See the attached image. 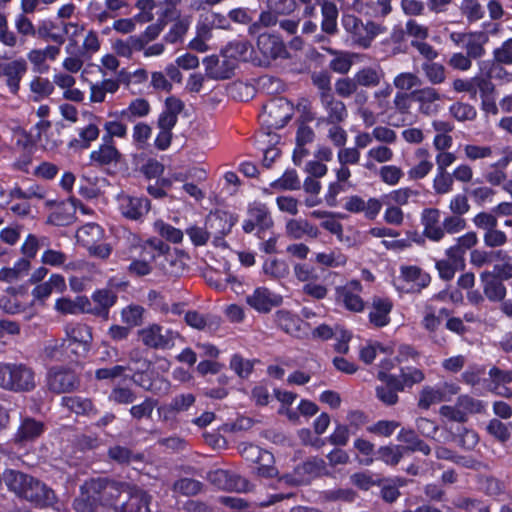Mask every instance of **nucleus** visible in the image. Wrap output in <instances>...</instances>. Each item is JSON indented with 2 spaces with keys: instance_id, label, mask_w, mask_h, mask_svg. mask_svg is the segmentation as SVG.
I'll use <instances>...</instances> for the list:
<instances>
[{
  "instance_id": "nucleus-33",
  "label": "nucleus",
  "mask_w": 512,
  "mask_h": 512,
  "mask_svg": "<svg viewBox=\"0 0 512 512\" xmlns=\"http://www.w3.org/2000/svg\"><path fill=\"white\" fill-rule=\"evenodd\" d=\"M392 309V302L387 298L375 297L372 302V308L369 312L370 322L377 326L383 327L389 323V314Z\"/></svg>"
},
{
  "instance_id": "nucleus-50",
  "label": "nucleus",
  "mask_w": 512,
  "mask_h": 512,
  "mask_svg": "<svg viewBox=\"0 0 512 512\" xmlns=\"http://www.w3.org/2000/svg\"><path fill=\"white\" fill-rule=\"evenodd\" d=\"M100 130L95 124H89L79 131V138L69 142V147L74 149H87L91 142L99 137Z\"/></svg>"
},
{
  "instance_id": "nucleus-23",
  "label": "nucleus",
  "mask_w": 512,
  "mask_h": 512,
  "mask_svg": "<svg viewBox=\"0 0 512 512\" xmlns=\"http://www.w3.org/2000/svg\"><path fill=\"white\" fill-rule=\"evenodd\" d=\"M26 72L27 62L23 58L3 63L2 76L6 77V84L12 94L18 93L20 81Z\"/></svg>"
},
{
  "instance_id": "nucleus-11",
  "label": "nucleus",
  "mask_w": 512,
  "mask_h": 512,
  "mask_svg": "<svg viewBox=\"0 0 512 512\" xmlns=\"http://www.w3.org/2000/svg\"><path fill=\"white\" fill-rule=\"evenodd\" d=\"M257 47L263 56L261 65L269 66L272 61L289 58V52L278 36L261 34L257 40Z\"/></svg>"
},
{
  "instance_id": "nucleus-21",
  "label": "nucleus",
  "mask_w": 512,
  "mask_h": 512,
  "mask_svg": "<svg viewBox=\"0 0 512 512\" xmlns=\"http://www.w3.org/2000/svg\"><path fill=\"white\" fill-rule=\"evenodd\" d=\"M276 323L280 329L294 337L301 338L308 334L309 324L289 311H278Z\"/></svg>"
},
{
  "instance_id": "nucleus-22",
  "label": "nucleus",
  "mask_w": 512,
  "mask_h": 512,
  "mask_svg": "<svg viewBox=\"0 0 512 512\" xmlns=\"http://www.w3.org/2000/svg\"><path fill=\"white\" fill-rule=\"evenodd\" d=\"M122 154L116 148L114 142L102 140L97 149L90 153V162L95 166H111L120 162Z\"/></svg>"
},
{
  "instance_id": "nucleus-30",
  "label": "nucleus",
  "mask_w": 512,
  "mask_h": 512,
  "mask_svg": "<svg viewBox=\"0 0 512 512\" xmlns=\"http://www.w3.org/2000/svg\"><path fill=\"white\" fill-rule=\"evenodd\" d=\"M55 310L61 314L71 315L89 313L91 311V302L86 296H77L75 299L62 297L56 300Z\"/></svg>"
},
{
  "instance_id": "nucleus-25",
  "label": "nucleus",
  "mask_w": 512,
  "mask_h": 512,
  "mask_svg": "<svg viewBox=\"0 0 512 512\" xmlns=\"http://www.w3.org/2000/svg\"><path fill=\"white\" fill-rule=\"evenodd\" d=\"M280 137L276 133L259 132L257 135V144L263 152V165L269 168L280 155V149L276 147Z\"/></svg>"
},
{
  "instance_id": "nucleus-7",
  "label": "nucleus",
  "mask_w": 512,
  "mask_h": 512,
  "mask_svg": "<svg viewBox=\"0 0 512 512\" xmlns=\"http://www.w3.org/2000/svg\"><path fill=\"white\" fill-rule=\"evenodd\" d=\"M449 39L457 47L463 48L474 60L481 59L486 55L487 33L482 31L451 32Z\"/></svg>"
},
{
  "instance_id": "nucleus-57",
  "label": "nucleus",
  "mask_w": 512,
  "mask_h": 512,
  "mask_svg": "<svg viewBox=\"0 0 512 512\" xmlns=\"http://www.w3.org/2000/svg\"><path fill=\"white\" fill-rule=\"evenodd\" d=\"M449 112L459 122L473 121L477 116L475 107L464 102L453 103Z\"/></svg>"
},
{
  "instance_id": "nucleus-59",
  "label": "nucleus",
  "mask_w": 512,
  "mask_h": 512,
  "mask_svg": "<svg viewBox=\"0 0 512 512\" xmlns=\"http://www.w3.org/2000/svg\"><path fill=\"white\" fill-rule=\"evenodd\" d=\"M424 379V372L414 367L402 368L400 371V377H398V381L402 386V391L406 387H412L415 384L421 383Z\"/></svg>"
},
{
  "instance_id": "nucleus-60",
  "label": "nucleus",
  "mask_w": 512,
  "mask_h": 512,
  "mask_svg": "<svg viewBox=\"0 0 512 512\" xmlns=\"http://www.w3.org/2000/svg\"><path fill=\"white\" fill-rule=\"evenodd\" d=\"M293 274L296 280L303 283V285L313 280H319L317 268L307 263H295L293 265Z\"/></svg>"
},
{
  "instance_id": "nucleus-20",
  "label": "nucleus",
  "mask_w": 512,
  "mask_h": 512,
  "mask_svg": "<svg viewBox=\"0 0 512 512\" xmlns=\"http://www.w3.org/2000/svg\"><path fill=\"white\" fill-rule=\"evenodd\" d=\"M23 498L40 507L51 506L56 502V495L44 483L31 477Z\"/></svg>"
},
{
  "instance_id": "nucleus-44",
  "label": "nucleus",
  "mask_w": 512,
  "mask_h": 512,
  "mask_svg": "<svg viewBox=\"0 0 512 512\" xmlns=\"http://www.w3.org/2000/svg\"><path fill=\"white\" fill-rule=\"evenodd\" d=\"M397 439L400 442L406 444V446H403V448H405V452L419 451L424 455H429L431 452L430 446L421 440L416 432L412 429L402 428L397 436Z\"/></svg>"
},
{
  "instance_id": "nucleus-61",
  "label": "nucleus",
  "mask_w": 512,
  "mask_h": 512,
  "mask_svg": "<svg viewBox=\"0 0 512 512\" xmlns=\"http://www.w3.org/2000/svg\"><path fill=\"white\" fill-rule=\"evenodd\" d=\"M421 85V79L412 72H402L393 78V86L401 92Z\"/></svg>"
},
{
  "instance_id": "nucleus-3",
  "label": "nucleus",
  "mask_w": 512,
  "mask_h": 512,
  "mask_svg": "<svg viewBox=\"0 0 512 512\" xmlns=\"http://www.w3.org/2000/svg\"><path fill=\"white\" fill-rule=\"evenodd\" d=\"M231 224L220 215L210 216L204 226L191 225L186 229V234L195 246H204L212 235L216 239L222 238L230 229Z\"/></svg>"
},
{
  "instance_id": "nucleus-47",
  "label": "nucleus",
  "mask_w": 512,
  "mask_h": 512,
  "mask_svg": "<svg viewBox=\"0 0 512 512\" xmlns=\"http://www.w3.org/2000/svg\"><path fill=\"white\" fill-rule=\"evenodd\" d=\"M223 51L226 53V57L235 60L237 65L238 61H248L251 58L252 46L247 41H233Z\"/></svg>"
},
{
  "instance_id": "nucleus-5",
  "label": "nucleus",
  "mask_w": 512,
  "mask_h": 512,
  "mask_svg": "<svg viewBox=\"0 0 512 512\" xmlns=\"http://www.w3.org/2000/svg\"><path fill=\"white\" fill-rule=\"evenodd\" d=\"M84 490L92 493L98 504L112 506L122 493L128 494L130 489L124 483L106 479H91L84 483Z\"/></svg>"
},
{
  "instance_id": "nucleus-36",
  "label": "nucleus",
  "mask_w": 512,
  "mask_h": 512,
  "mask_svg": "<svg viewBox=\"0 0 512 512\" xmlns=\"http://www.w3.org/2000/svg\"><path fill=\"white\" fill-rule=\"evenodd\" d=\"M415 156L418 159V163L408 170V176L411 180H420L425 178L432 171L434 164L426 148H418L415 151Z\"/></svg>"
},
{
  "instance_id": "nucleus-41",
  "label": "nucleus",
  "mask_w": 512,
  "mask_h": 512,
  "mask_svg": "<svg viewBox=\"0 0 512 512\" xmlns=\"http://www.w3.org/2000/svg\"><path fill=\"white\" fill-rule=\"evenodd\" d=\"M392 94L393 86L389 83L373 91L371 105L378 112V115H386L392 109Z\"/></svg>"
},
{
  "instance_id": "nucleus-58",
  "label": "nucleus",
  "mask_w": 512,
  "mask_h": 512,
  "mask_svg": "<svg viewBox=\"0 0 512 512\" xmlns=\"http://www.w3.org/2000/svg\"><path fill=\"white\" fill-rule=\"evenodd\" d=\"M453 177L448 171H437L433 178V190L438 195L448 194L453 190Z\"/></svg>"
},
{
  "instance_id": "nucleus-49",
  "label": "nucleus",
  "mask_w": 512,
  "mask_h": 512,
  "mask_svg": "<svg viewBox=\"0 0 512 512\" xmlns=\"http://www.w3.org/2000/svg\"><path fill=\"white\" fill-rule=\"evenodd\" d=\"M263 273L273 280H280L288 276L289 266L286 261L271 258L267 259L262 266Z\"/></svg>"
},
{
  "instance_id": "nucleus-15",
  "label": "nucleus",
  "mask_w": 512,
  "mask_h": 512,
  "mask_svg": "<svg viewBox=\"0 0 512 512\" xmlns=\"http://www.w3.org/2000/svg\"><path fill=\"white\" fill-rule=\"evenodd\" d=\"M65 338L63 345L68 343V346L76 345L85 354L89 351L93 336L91 328L83 323H67L64 327Z\"/></svg>"
},
{
  "instance_id": "nucleus-10",
  "label": "nucleus",
  "mask_w": 512,
  "mask_h": 512,
  "mask_svg": "<svg viewBox=\"0 0 512 512\" xmlns=\"http://www.w3.org/2000/svg\"><path fill=\"white\" fill-rule=\"evenodd\" d=\"M362 285L358 280H352L345 285L338 286L335 291V299L338 305L351 312H362L365 303L360 296Z\"/></svg>"
},
{
  "instance_id": "nucleus-54",
  "label": "nucleus",
  "mask_w": 512,
  "mask_h": 512,
  "mask_svg": "<svg viewBox=\"0 0 512 512\" xmlns=\"http://www.w3.org/2000/svg\"><path fill=\"white\" fill-rule=\"evenodd\" d=\"M300 180L295 170H287L278 179L271 182L270 187L274 190H298L300 188Z\"/></svg>"
},
{
  "instance_id": "nucleus-34",
  "label": "nucleus",
  "mask_w": 512,
  "mask_h": 512,
  "mask_svg": "<svg viewBox=\"0 0 512 512\" xmlns=\"http://www.w3.org/2000/svg\"><path fill=\"white\" fill-rule=\"evenodd\" d=\"M303 485L308 484L312 479L326 473V463L321 458H310L296 467Z\"/></svg>"
},
{
  "instance_id": "nucleus-2",
  "label": "nucleus",
  "mask_w": 512,
  "mask_h": 512,
  "mask_svg": "<svg viewBox=\"0 0 512 512\" xmlns=\"http://www.w3.org/2000/svg\"><path fill=\"white\" fill-rule=\"evenodd\" d=\"M35 387L32 368L25 364L0 362V388L12 392H29Z\"/></svg>"
},
{
  "instance_id": "nucleus-62",
  "label": "nucleus",
  "mask_w": 512,
  "mask_h": 512,
  "mask_svg": "<svg viewBox=\"0 0 512 512\" xmlns=\"http://www.w3.org/2000/svg\"><path fill=\"white\" fill-rule=\"evenodd\" d=\"M460 10L468 22H476L482 19L485 13L478 0H463Z\"/></svg>"
},
{
  "instance_id": "nucleus-35",
  "label": "nucleus",
  "mask_w": 512,
  "mask_h": 512,
  "mask_svg": "<svg viewBox=\"0 0 512 512\" xmlns=\"http://www.w3.org/2000/svg\"><path fill=\"white\" fill-rule=\"evenodd\" d=\"M285 228L287 235L293 239H302L305 236L317 238L320 233L316 226L304 219H290Z\"/></svg>"
},
{
  "instance_id": "nucleus-17",
  "label": "nucleus",
  "mask_w": 512,
  "mask_h": 512,
  "mask_svg": "<svg viewBox=\"0 0 512 512\" xmlns=\"http://www.w3.org/2000/svg\"><path fill=\"white\" fill-rule=\"evenodd\" d=\"M377 377L382 382L376 387L377 398L385 405H395L398 402L397 393L402 391L398 377L385 371H379Z\"/></svg>"
},
{
  "instance_id": "nucleus-4",
  "label": "nucleus",
  "mask_w": 512,
  "mask_h": 512,
  "mask_svg": "<svg viewBox=\"0 0 512 512\" xmlns=\"http://www.w3.org/2000/svg\"><path fill=\"white\" fill-rule=\"evenodd\" d=\"M341 23L352 43L362 48H368L380 32V27L374 22L363 23L351 14L343 15Z\"/></svg>"
},
{
  "instance_id": "nucleus-52",
  "label": "nucleus",
  "mask_w": 512,
  "mask_h": 512,
  "mask_svg": "<svg viewBox=\"0 0 512 512\" xmlns=\"http://www.w3.org/2000/svg\"><path fill=\"white\" fill-rule=\"evenodd\" d=\"M186 323L198 330L211 329L212 326H218L219 319L211 315H203L197 311H189L185 315Z\"/></svg>"
},
{
  "instance_id": "nucleus-26",
  "label": "nucleus",
  "mask_w": 512,
  "mask_h": 512,
  "mask_svg": "<svg viewBox=\"0 0 512 512\" xmlns=\"http://www.w3.org/2000/svg\"><path fill=\"white\" fill-rule=\"evenodd\" d=\"M400 274L402 280L409 285L408 290L411 292H420L429 285L431 280L428 273L413 265L401 266Z\"/></svg>"
},
{
  "instance_id": "nucleus-42",
  "label": "nucleus",
  "mask_w": 512,
  "mask_h": 512,
  "mask_svg": "<svg viewBox=\"0 0 512 512\" xmlns=\"http://www.w3.org/2000/svg\"><path fill=\"white\" fill-rule=\"evenodd\" d=\"M2 479L9 490L13 491L18 496L23 497L26 487L28 486L29 481H31V476L20 471L7 469L3 472Z\"/></svg>"
},
{
  "instance_id": "nucleus-46",
  "label": "nucleus",
  "mask_w": 512,
  "mask_h": 512,
  "mask_svg": "<svg viewBox=\"0 0 512 512\" xmlns=\"http://www.w3.org/2000/svg\"><path fill=\"white\" fill-rule=\"evenodd\" d=\"M322 22L321 29L323 32L334 35L337 32V6L330 1H324L321 5Z\"/></svg>"
},
{
  "instance_id": "nucleus-51",
  "label": "nucleus",
  "mask_w": 512,
  "mask_h": 512,
  "mask_svg": "<svg viewBox=\"0 0 512 512\" xmlns=\"http://www.w3.org/2000/svg\"><path fill=\"white\" fill-rule=\"evenodd\" d=\"M334 58L330 61L329 67L336 73L346 74L353 65L355 54L337 50H330Z\"/></svg>"
},
{
  "instance_id": "nucleus-1",
  "label": "nucleus",
  "mask_w": 512,
  "mask_h": 512,
  "mask_svg": "<svg viewBox=\"0 0 512 512\" xmlns=\"http://www.w3.org/2000/svg\"><path fill=\"white\" fill-rule=\"evenodd\" d=\"M144 253H148L155 266L164 274L177 277L185 269L183 256L177 250L158 239H150L144 243Z\"/></svg>"
},
{
  "instance_id": "nucleus-9",
  "label": "nucleus",
  "mask_w": 512,
  "mask_h": 512,
  "mask_svg": "<svg viewBox=\"0 0 512 512\" xmlns=\"http://www.w3.org/2000/svg\"><path fill=\"white\" fill-rule=\"evenodd\" d=\"M459 390L458 385L448 382L437 386H424L419 393L418 407L427 410L434 404L449 401Z\"/></svg>"
},
{
  "instance_id": "nucleus-27",
  "label": "nucleus",
  "mask_w": 512,
  "mask_h": 512,
  "mask_svg": "<svg viewBox=\"0 0 512 512\" xmlns=\"http://www.w3.org/2000/svg\"><path fill=\"white\" fill-rule=\"evenodd\" d=\"M414 100L419 105V112L424 115H433L437 113V101L441 99L440 94L435 88L424 87L412 93Z\"/></svg>"
},
{
  "instance_id": "nucleus-31",
  "label": "nucleus",
  "mask_w": 512,
  "mask_h": 512,
  "mask_svg": "<svg viewBox=\"0 0 512 512\" xmlns=\"http://www.w3.org/2000/svg\"><path fill=\"white\" fill-rule=\"evenodd\" d=\"M128 500L121 506H115L117 512H150V496L140 489L130 490Z\"/></svg>"
},
{
  "instance_id": "nucleus-38",
  "label": "nucleus",
  "mask_w": 512,
  "mask_h": 512,
  "mask_svg": "<svg viewBox=\"0 0 512 512\" xmlns=\"http://www.w3.org/2000/svg\"><path fill=\"white\" fill-rule=\"evenodd\" d=\"M131 239L133 247H141L142 252L140 259H135L129 264L127 268L128 273L136 277L149 275L152 272V266L148 262V258L150 259L148 253H144V244H141L140 239L136 235H131Z\"/></svg>"
},
{
  "instance_id": "nucleus-39",
  "label": "nucleus",
  "mask_w": 512,
  "mask_h": 512,
  "mask_svg": "<svg viewBox=\"0 0 512 512\" xmlns=\"http://www.w3.org/2000/svg\"><path fill=\"white\" fill-rule=\"evenodd\" d=\"M43 423L32 418H26L15 434L16 443H26L35 440L43 433Z\"/></svg>"
},
{
  "instance_id": "nucleus-56",
  "label": "nucleus",
  "mask_w": 512,
  "mask_h": 512,
  "mask_svg": "<svg viewBox=\"0 0 512 512\" xmlns=\"http://www.w3.org/2000/svg\"><path fill=\"white\" fill-rule=\"evenodd\" d=\"M421 67L427 80L431 84L438 85L445 81L446 70L442 64L436 63L434 61L424 62Z\"/></svg>"
},
{
  "instance_id": "nucleus-63",
  "label": "nucleus",
  "mask_w": 512,
  "mask_h": 512,
  "mask_svg": "<svg viewBox=\"0 0 512 512\" xmlns=\"http://www.w3.org/2000/svg\"><path fill=\"white\" fill-rule=\"evenodd\" d=\"M379 178L389 186H396L404 176L402 169L396 165H384L379 168Z\"/></svg>"
},
{
  "instance_id": "nucleus-24",
  "label": "nucleus",
  "mask_w": 512,
  "mask_h": 512,
  "mask_svg": "<svg viewBox=\"0 0 512 512\" xmlns=\"http://www.w3.org/2000/svg\"><path fill=\"white\" fill-rule=\"evenodd\" d=\"M321 104L326 112V117L322 121L330 124H339L347 118V108L345 104L336 99L333 94L321 95Z\"/></svg>"
},
{
  "instance_id": "nucleus-19",
  "label": "nucleus",
  "mask_w": 512,
  "mask_h": 512,
  "mask_svg": "<svg viewBox=\"0 0 512 512\" xmlns=\"http://www.w3.org/2000/svg\"><path fill=\"white\" fill-rule=\"evenodd\" d=\"M282 301L281 296L266 287H257L246 297L247 304L260 313H268Z\"/></svg>"
},
{
  "instance_id": "nucleus-6",
  "label": "nucleus",
  "mask_w": 512,
  "mask_h": 512,
  "mask_svg": "<svg viewBox=\"0 0 512 512\" xmlns=\"http://www.w3.org/2000/svg\"><path fill=\"white\" fill-rule=\"evenodd\" d=\"M139 340L148 348L165 350L175 345L178 332L159 324H150L138 331Z\"/></svg>"
},
{
  "instance_id": "nucleus-29",
  "label": "nucleus",
  "mask_w": 512,
  "mask_h": 512,
  "mask_svg": "<svg viewBox=\"0 0 512 512\" xmlns=\"http://www.w3.org/2000/svg\"><path fill=\"white\" fill-rule=\"evenodd\" d=\"M354 77L359 87L376 88L385 79V72L380 65L364 66L354 74Z\"/></svg>"
},
{
  "instance_id": "nucleus-28",
  "label": "nucleus",
  "mask_w": 512,
  "mask_h": 512,
  "mask_svg": "<svg viewBox=\"0 0 512 512\" xmlns=\"http://www.w3.org/2000/svg\"><path fill=\"white\" fill-rule=\"evenodd\" d=\"M440 211L436 208H428L422 212L421 222L424 227V235L433 241H440L444 237V230L440 223Z\"/></svg>"
},
{
  "instance_id": "nucleus-55",
  "label": "nucleus",
  "mask_w": 512,
  "mask_h": 512,
  "mask_svg": "<svg viewBox=\"0 0 512 512\" xmlns=\"http://www.w3.org/2000/svg\"><path fill=\"white\" fill-rule=\"evenodd\" d=\"M128 360V370L133 371L135 374L146 372L151 366L150 360L145 357L144 352L139 348H134L129 352Z\"/></svg>"
},
{
  "instance_id": "nucleus-64",
  "label": "nucleus",
  "mask_w": 512,
  "mask_h": 512,
  "mask_svg": "<svg viewBox=\"0 0 512 512\" xmlns=\"http://www.w3.org/2000/svg\"><path fill=\"white\" fill-rule=\"evenodd\" d=\"M202 487L203 484L200 481L191 478L179 479L173 485L175 492L185 496H193L198 494L202 490Z\"/></svg>"
},
{
  "instance_id": "nucleus-43",
  "label": "nucleus",
  "mask_w": 512,
  "mask_h": 512,
  "mask_svg": "<svg viewBox=\"0 0 512 512\" xmlns=\"http://www.w3.org/2000/svg\"><path fill=\"white\" fill-rule=\"evenodd\" d=\"M103 238V229L95 223L83 225L76 233L77 242L85 248L101 242Z\"/></svg>"
},
{
  "instance_id": "nucleus-16",
  "label": "nucleus",
  "mask_w": 512,
  "mask_h": 512,
  "mask_svg": "<svg viewBox=\"0 0 512 512\" xmlns=\"http://www.w3.org/2000/svg\"><path fill=\"white\" fill-rule=\"evenodd\" d=\"M118 205L121 214L131 220H139L150 210V201L147 198L121 194L118 196Z\"/></svg>"
},
{
  "instance_id": "nucleus-18",
  "label": "nucleus",
  "mask_w": 512,
  "mask_h": 512,
  "mask_svg": "<svg viewBox=\"0 0 512 512\" xmlns=\"http://www.w3.org/2000/svg\"><path fill=\"white\" fill-rule=\"evenodd\" d=\"M480 283L484 296L491 302H500L506 298L507 288L504 281L492 271L480 273Z\"/></svg>"
},
{
  "instance_id": "nucleus-53",
  "label": "nucleus",
  "mask_w": 512,
  "mask_h": 512,
  "mask_svg": "<svg viewBox=\"0 0 512 512\" xmlns=\"http://www.w3.org/2000/svg\"><path fill=\"white\" fill-rule=\"evenodd\" d=\"M248 216L256 222L260 230L267 229L273 224L266 205L262 203L254 202L248 210Z\"/></svg>"
},
{
  "instance_id": "nucleus-45",
  "label": "nucleus",
  "mask_w": 512,
  "mask_h": 512,
  "mask_svg": "<svg viewBox=\"0 0 512 512\" xmlns=\"http://www.w3.org/2000/svg\"><path fill=\"white\" fill-rule=\"evenodd\" d=\"M448 430L452 440L464 449L472 450L478 444L479 438L474 430L464 426H457L455 429L450 427Z\"/></svg>"
},
{
  "instance_id": "nucleus-48",
  "label": "nucleus",
  "mask_w": 512,
  "mask_h": 512,
  "mask_svg": "<svg viewBox=\"0 0 512 512\" xmlns=\"http://www.w3.org/2000/svg\"><path fill=\"white\" fill-rule=\"evenodd\" d=\"M150 112V105L143 98L134 99L126 109H123L119 115L123 120L133 122L136 118L145 117Z\"/></svg>"
},
{
  "instance_id": "nucleus-32",
  "label": "nucleus",
  "mask_w": 512,
  "mask_h": 512,
  "mask_svg": "<svg viewBox=\"0 0 512 512\" xmlns=\"http://www.w3.org/2000/svg\"><path fill=\"white\" fill-rule=\"evenodd\" d=\"M92 300L97 306L91 307L89 313L107 320L109 318V309L116 303L117 295L111 290L102 289L93 293Z\"/></svg>"
},
{
  "instance_id": "nucleus-8",
  "label": "nucleus",
  "mask_w": 512,
  "mask_h": 512,
  "mask_svg": "<svg viewBox=\"0 0 512 512\" xmlns=\"http://www.w3.org/2000/svg\"><path fill=\"white\" fill-rule=\"evenodd\" d=\"M293 116V105L284 98L272 99L264 106L262 120L270 128L284 127Z\"/></svg>"
},
{
  "instance_id": "nucleus-14",
  "label": "nucleus",
  "mask_w": 512,
  "mask_h": 512,
  "mask_svg": "<svg viewBox=\"0 0 512 512\" xmlns=\"http://www.w3.org/2000/svg\"><path fill=\"white\" fill-rule=\"evenodd\" d=\"M208 481L222 490L245 492L248 490L247 481L240 475L229 470L216 469L207 474Z\"/></svg>"
},
{
  "instance_id": "nucleus-12",
  "label": "nucleus",
  "mask_w": 512,
  "mask_h": 512,
  "mask_svg": "<svg viewBox=\"0 0 512 512\" xmlns=\"http://www.w3.org/2000/svg\"><path fill=\"white\" fill-rule=\"evenodd\" d=\"M206 76L215 80L229 79L234 74L237 67L235 60L226 57L222 50L220 55H211L203 60Z\"/></svg>"
},
{
  "instance_id": "nucleus-13",
  "label": "nucleus",
  "mask_w": 512,
  "mask_h": 512,
  "mask_svg": "<svg viewBox=\"0 0 512 512\" xmlns=\"http://www.w3.org/2000/svg\"><path fill=\"white\" fill-rule=\"evenodd\" d=\"M79 382L76 374L60 367L51 368L47 373L48 389L54 393H67L77 388Z\"/></svg>"
},
{
  "instance_id": "nucleus-37",
  "label": "nucleus",
  "mask_w": 512,
  "mask_h": 512,
  "mask_svg": "<svg viewBox=\"0 0 512 512\" xmlns=\"http://www.w3.org/2000/svg\"><path fill=\"white\" fill-rule=\"evenodd\" d=\"M66 289L65 279L60 274H52L48 281L38 284L32 290V296L37 300L47 299L54 291L63 292Z\"/></svg>"
},
{
  "instance_id": "nucleus-40",
  "label": "nucleus",
  "mask_w": 512,
  "mask_h": 512,
  "mask_svg": "<svg viewBox=\"0 0 512 512\" xmlns=\"http://www.w3.org/2000/svg\"><path fill=\"white\" fill-rule=\"evenodd\" d=\"M61 403L64 407L77 415L93 416L97 414V409L89 398L66 396L62 398Z\"/></svg>"
}]
</instances>
